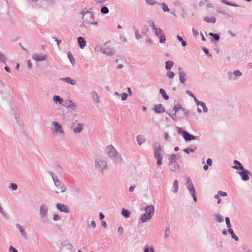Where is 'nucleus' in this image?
Returning a JSON list of instances; mask_svg holds the SVG:
<instances>
[{
  "mask_svg": "<svg viewBox=\"0 0 252 252\" xmlns=\"http://www.w3.org/2000/svg\"><path fill=\"white\" fill-rule=\"evenodd\" d=\"M11 188L12 190H16L17 189V186L16 184L12 183L11 184Z\"/></svg>",
  "mask_w": 252,
  "mask_h": 252,
  "instance_id": "09e8293b",
  "label": "nucleus"
},
{
  "mask_svg": "<svg viewBox=\"0 0 252 252\" xmlns=\"http://www.w3.org/2000/svg\"><path fill=\"white\" fill-rule=\"evenodd\" d=\"M197 104L200 106L202 108L204 112H207V108L205 104V103L203 102H199L197 103Z\"/></svg>",
  "mask_w": 252,
  "mask_h": 252,
  "instance_id": "473e14b6",
  "label": "nucleus"
},
{
  "mask_svg": "<svg viewBox=\"0 0 252 252\" xmlns=\"http://www.w3.org/2000/svg\"><path fill=\"white\" fill-rule=\"evenodd\" d=\"M222 2L226 4L227 5H231L235 6V5L231 4L230 2H229L228 1H227L226 0H222Z\"/></svg>",
  "mask_w": 252,
  "mask_h": 252,
  "instance_id": "4d7b16f0",
  "label": "nucleus"
},
{
  "mask_svg": "<svg viewBox=\"0 0 252 252\" xmlns=\"http://www.w3.org/2000/svg\"><path fill=\"white\" fill-rule=\"evenodd\" d=\"M96 161L100 168L104 169L106 167V163L105 161L101 160L100 159H97Z\"/></svg>",
  "mask_w": 252,
  "mask_h": 252,
  "instance_id": "6ab92c4d",
  "label": "nucleus"
},
{
  "mask_svg": "<svg viewBox=\"0 0 252 252\" xmlns=\"http://www.w3.org/2000/svg\"><path fill=\"white\" fill-rule=\"evenodd\" d=\"M146 2L150 5H155L158 3L155 0H145Z\"/></svg>",
  "mask_w": 252,
  "mask_h": 252,
  "instance_id": "e433bc0d",
  "label": "nucleus"
},
{
  "mask_svg": "<svg viewBox=\"0 0 252 252\" xmlns=\"http://www.w3.org/2000/svg\"><path fill=\"white\" fill-rule=\"evenodd\" d=\"M145 213L141 217V220L143 222L149 220L154 213V207L153 205H148L145 208Z\"/></svg>",
  "mask_w": 252,
  "mask_h": 252,
  "instance_id": "f257e3e1",
  "label": "nucleus"
},
{
  "mask_svg": "<svg viewBox=\"0 0 252 252\" xmlns=\"http://www.w3.org/2000/svg\"><path fill=\"white\" fill-rule=\"evenodd\" d=\"M106 151L109 156H113L117 153L115 149L112 145L108 146L106 148Z\"/></svg>",
  "mask_w": 252,
  "mask_h": 252,
  "instance_id": "2eb2a0df",
  "label": "nucleus"
},
{
  "mask_svg": "<svg viewBox=\"0 0 252 252\" xmlns=\"http://www.w3.org/2000/svg\"><path fill=\"white\" fill-rule=\"evenodd\" d=\"M204 21L207 23H215L216 21L215 18L212 17H205L204 19Z\"/></svg>",
  "mask_w": 252,
  "mask_h": 252,
  "instance_id": "bb28decb",
  "label": "nucleus"
},
{
  "mask_svg": "<svg viewBox=\"0 0 252 252\" xmlns=\"http://www.w3.org/2000/svg\"><path fill=\"white\" fill-rule=\"evenodd\" d=\"M162 9L164 11H169V9L168 7V6L164 3L162 4Z\"/></svg>",
  "mask_w": 252,
  "mask_h": 252,
  "instance_id": "37998d69",
  "label": "nucleus"
},
{
  "mask_svg": "<svg viewBox=\"0 0 252 252\" xmlns=\"http://www.w3.org/2000/svg\"><path fill=\"white\" fill-rule=\"evenodd\" d=\"M9 251L11 252H18V251L12 246L10 247Z\"/></svg>",
  "mask_w": 252,
  "mask_h": 252,
  "instance_id": "6e6d98bb",
  "label": "nucleus"
},
{
  "mask_svg": "<svg viewBox=\"0 0 252 252\" xmlns=\"http://www.w3.org/2000/svg\"><path fill=\"white\" fill-rule=\"evenodd\" d=\"M32 58L37 62L43 61L47 59V56L43 54H34L33 55Z\"/></svg>",
  "mask_w": 252,
  "mask_h": 252,
  "instance_id": "ddd939ff",
  "label": "nucleus"
},
{
  "mask_svg": "<svg viewBox=\"0 0 252 252\" xmlns=\"http://www.w3.org/2000/svg\"><path fill=\"white\" fill-rule=\"evenodd\" d=\"M47 208L45 205H42L40 208V214L41 217L44 218L47 215Z\"/></svg>",
  "mask_w": 252,
  "mask_h": 252,
  "instance_id": "f3484780",
  "label": "nucleus"
},
{
  "mask_svg": "<svg viewBox=\"0 0 252 252\" xmlns=\"http://www.w3.org/2000/svg\"><path fill=\"white\" fill-rule=\"evenodd\" d=\"M156 34L160 39V42L164 43L165 41L166 38L164 35L163 32L161 29L158 28L156 29Z\"/></svg>",
  "mask_w": 252,
  "mask_h": 252,
  "instance_id": "1a4fd4ad",
  "label": "nucleus"
},
{
  "mask_svg": "<svg viewBox=\"0 0 252 252\" xmlns=\"http://www.w3.org/2000/svg\"><path fill=\"white\" fill-rule=\"evenodd\" d=\"M215 220L218 222H222L223 220V217L220 215H216L215 216Z\"/></svg>",
  "mask_w": 252,
  "mask_h": 252,
  "instance_id": "2f4dec72",
  "label": "nucleus"
},
{
  "mask_svg": "<svg viewBox=\"0 0 252 252\" xmlns=\"http://www.w3.org/2000/svg\"><path fill=\"white\" fill-rule=\"evenodd\" d=\"M54 132L56 133L63 134V128L61 124L59 123L54 122L52 123Z\"/></svg>",
  "mask_w": 252,
  "mask_h": 252,
  "instance_id": "0eeeda50",
  "label": "nucleus"
},
{
  "mask_svg": "<svg viewBox=\"0 0 252 252\" xmlns=\"http://www.w3.org/2000/svg\"><path fill=\"white\" fill-rule=\"evenodd\" d=\"M167 76L170 78H173L175 76V74L171 71H168L167 72Z\"/></svg>",
  "mask_w": 252,
  "mask_h": 252,
  "instance_id": "a19ab883",
  "label": "nucleus"
},
{
  "mask_svg": "<svg viewBox=\"0 0 252 252\" xmlns=\"http://www.w3.org/2000/svg\"><path fill=\"white\" fill-rule=\"evenodd\" d=\"M209 35H210L211 36H212L214 37V38L216 40H219V38H220V36L219 35L217 34H214L213 33H212V32H210L209 33Z\"/></svg>",
  "mask_w": 252,
  "mask_h": 252,
  "instance_id": "4c0bfd02",
  "label": "nucleus"
},
{
  "mask_svg": "<svg viewBox=\"0 0 252 252\" xmlns=\"http://www.w3.org/2000/svg\"><path fill=\"white\" fill-rule=\"evenodd\" d=\"M127 97V94L126 93H123L122 94V99L123 100H125Z\"/></svg>",
  "mask_w": 252,
  "mask_h": 252,
  "instance_id": "3c124183",
  "label": "nucleus"
},
{
  "mask_svg": "<svg viewBox=\"0 0 252 252\" xmlns=\"http://www.w3.org/2000/svg\"><path fill=\"white\" fill-rule=\"evenodd\" d=\"M68 57L71 63L72 64H74L75 63V60L74 59V57L73 55L71 54V53L69 52L68 53Z\"/></svg>",
  "mask_w": 252,
  "mask_h": 252,
  "instance_id": "72a5a7b5",
  "label": "nucleus"
},
{
  "mask_svg": "<svg viewBox=\"0 0 252 252\" xmlns=\"http://www.w3.org/2000/svg\"><path fill=\"white\" fill-rule=\"evenodd\" d=\"M28 66H29V68H31L32 66V63L30 60H29L27 62Z\"/></svg>",
  "mask_w": 252,
  "mask_h": 252,
  "instance_id": "bf43d9fd",
  "label": "nucleus"
},
{
  "mask_svg": "<svg viewBox=\"0 0 252 252\" xmlns=\"http://www.w3.org/2000/svg\"><path fill=\"white\" fill-rule=\"evenodd\" d=\"M164 138L166 141H167L169 139V134L167 132L165 133Z\"/></svg>",
  "mask_w": 252,
  "mask_h": 252,
  "instance_id": "680f3d73",
  "label": "nucleus"
},
{
  "mask_svg": "<svg viewBox=\"0 0 252 252\" xmlns=\"http://www.w3.org/2000/svg\"><path fill=\"white\" fill-rule=\"evenodd\" d=\"M78 42L81 48L83 49L85 47L86 42V41L85 40V39L83 37H78Z\"/></svg>",
  "mask_w": 252,
  "mask_h": 252,
  "instance_id": "aec40b11",
  "label": "nucleus"
},
{
  "mask_svg": "<svg viewBox=\"0 0 252 252\" xmlns=\"http://www.w3.org/2000/svg\"><path fill=\"white\" fill-rule=\"evenodd\" d=\"M101 12L102 13H104V14H106L107 13H108L109 12V9L108 8L106 7V6H104V7H102L101 9Z\"/></svg>",
  "mask_w": 252,
  "mask_h": 252,
  "instance_id": "ea45409f",
  "label": "nucleus"
},
{
  "mask_svg": "<svg viewBox=\"0 0 252 252\" xmlns=\"http://www.w3.org/2000/svg\"><path fill=\"white\" fill-rule=\"evenodd\" d=\"M70 104L69 105V107L72 109H74L76 107V105L72 101H69Z\"/></svg>",
  "mask_w": 252,
  "mask_h": 252,
  "instance_id": "a18cd8bd",
  "label": "nucleus"
},
{
  "mask_svg": "<svg viewBox=\"0 0 252 252\" xmlns=\"http://www.w3.org/2000/svg\"><path fill=\"white\" fill-rule=\"evenodd\" d=\"M192 33L194 36H197L198 34V32L197 30H196L194 28L192 29Z\"/></svg>",
  "mask_w": 252,
  "mask_h": 252,
  "instance_id": "5fc2aeb1",
  "label": "nucleus"
},
{
  "mask_svg": "<svg viewBox=\"0 0 252 252\" xmlns=\"http://www.w3.org/2000/svg\"><path fill=\"white\" fill-rule=\"evenodd\" d=\"M238 173L241 176L243 180L247 181L249 180L250 172L248 170H245L244 169L241 172H239Z\"/></svg>",
  "mask_w": 252,
  "mask_h": 252,
  "instance_id": "f8f14e48",
  "label": "nucleus"
},
{
  "mask_svg": "<svg viewBox=\"0 0 252 252\" xmlns=\"http://www.w3.org/2000/svg\"><path fill=\"white\" fill-rule=\"evenodd\" d=\"M71 128L73 129L74 133L81 132L83 130V125L80 123H72Z\"/></svg>",
  "mask_w": 252,
  "mask_h": 252,
  "instance_id": "9d476101",
  "label": "nucleus"
},
{
  "mask_svg": "<svg viewBox=\"0 0 252 252\" xmlns=\"http://www.w3.org/2000/svg\"><path fill=\"white\" fill-rule=\"evenodd\" d=\"M228 231L230 234H231L232 238L234 239L235 241L238 240V237L234 233L232 228H229Z\"/></svg>",
  "mask_w": 252,
  "mask_h": 252,
  "instance_id": "cd10ccee",
  "label": "nucleus"
},
{
  "mask_svg": "<svg viewBox=\"0 0 252 252\" xmlns=\"http://www.w3.org/2000/svg\"><path fill=\"white\" fill-rule=\"evenodd\" d=\"M57 208L61 212H63L65 213L69 212V209L68 206L64 204L58 203L57 204Z\"/></svg>",
  "mask_w": 252,
  "mask_h": 252,
  "instance_id": "4468645a",
  "label": "nucleus"
},
{
  "mask_svg": "<svg viewBox=\"0 0 252 252\" xmlns=\"http://www.w3.org/2000/svg\"><path fill=\"white\" fill-rule=\"evenodd\" d=\"M137 141L139 145L145 142V138L143 135H138L137 137Z\"/></svg>",
  "mask_w": 252,
  "mask_h": 252,
  "instance_id": "5701e85b",
  "label": "nucleus"
},
{
  "mask_svg": "<svg viewBox=\"0 0 252 252\" xmlns=\"http://www.w3.org/2000/svg\"><path fill=\"white\" fill-rule=\"evenodd\" d=\"M178 132L179 134L182 135L184 139L186 141H189L196 139V137L190 134L187 131L184 130L181 127H178Z\"/></svg>",
  "mask_w": 252,
  "mask_h": 252,
  "instance_id": "7ed1b4c3",
  "label": "nucleus"
},
{
  "mask_svg": "<svg viewBox=\"0 0 252 252\" xmlns=\"http://www.w3.org/2000/svg\"><path fill=\"white\" fill-rule=\"evenodd\" d=\"M186 181L187 188L189 190L190 194L194 195V194H195V190L190 179L189 177L187 178Z\"/></svg>",
  "mask_w": 252,
  "mask_h": 252,
  "instance_id": "39448f33",
  "label": "nucleus"
},
{
  "mask_svg": "<svg viewBox=\"0 0 252 252\" xmlns=\"http://www.w3.org/2000/svg\"><path fill=\"white\" fill-rule=\"evenodd\" d=\"M17 227L19 228V230L20 231L21 233H22V234L23 235H25V232H24V229L22 228V227L19 225H17Z\"/></svg>",
  "mask_w": 252,
  "mask_h": 252,
  "instance_id": "de8ad7c7",
  "label": "nucleus"
},
{
  "mask_svg": "<svg viewBox=\"0 0 252 252\" xmlns=\"http://www.w3.org/2000/svg\"><path fill=\"white\" fill-rule=\"evenodd\" d=\"M150 26L151 27V28L153 30H155L156 31V29H157V28H156V26H155V23L153 21H151L150 23Z\"/></svg>",
  "mask_w": 252,
  "mask_h": 252,
  "instance_id": "c03bdc74",
  "label": "nucleus"
},
{
  "mask_svg": "<svg viewBox=\"0 0 252 252\" xmlns=\"http://www.w3.org/2000/svg\"><path fill=\"white\" fill-rule=\"evenodd\" d=\"M118 232L120 234H122L123 232V227H119L118 229Z\"/></svg>",
  "mask_w": 252,
  "mask_h": 252,
  "instance_id": "e2e57ef3",
  "label": "nucleus"
},
{
  "mask_svg": "<svg viewBox=\"0 0 252 252\" xmlns=\"http://www.w3.org/2000/svg\"><path fill=\"white\" fill-rule=\"evenodd\" d=\"M62 80L66 82L67 83L72 85H74L76 83V82L75 80L72 79L69 77L64 78H63Z\"/></svg>",
  "mask_w": 252,
  "mask_h": 252,
  "instance_id": "412c9836",
  "label": "nucleus"
},
{
  "mask_svg": "<svg viewBox=\"0 0 252 252\" xmlns=\"http://www.w3.org/2000/svg\"><path fill=\"white\" fill-rule=\"evenodd\" d=\"M174 63L172 61H168L166 62V69L168 70L171 69L172 67L173 66Z\"/></svg>",
  "mask_w": 252,
  "mask_h": 252,
  "instance_id": "a878e982",
  "label": "nucleus"
},
{
  "mask_svg": "<svg viewBox=\"0 0 252 252\" xmlns=\"http://www.w3.org/2000/svg\"><path fill=\"white\" fill-rule=\"evenodd\" d=\"M55 40V41L57 42V45L58 46H59V44L61 43V40H58L57 38L54 37V38Z\"/></svg>",
  "mask_w": 252,
  "mask_h": 252,
  "instance_id": "69168bd1",
  "label": "nucleus"
},
{
  "mask_svg": "<svg viewBox=\"0 0 252 252\" xmlns=\"http://www.w3.org/2000/svg\"><path fill=\"white\" fill-rule=\"evenodd\" d=\"M176 158L177 157L175 155H172L169 158L170 163L171 164L175 165V164L176 163Z\"/></svg>",
  "mask_w": 252,
  "mask_h": 252,
  "instance_id": "393cba45",
  "label": "nucleus"
},
{
  "mask_svg": "<svg viewBox=\"0 0 252 252\" xmlns=\"http://www.w3.org/2000/svg\"><path fill=\"white\" fill-rule=\"evenodd\" d=\"M179 169H180V166L179 165H177L176 167H174L173 168H171V169L173 172H175L177 170H179Z\"/></svg>",
  "mask_w": 252,
  "mask_h": 252,
  "instance_id": "603ef678",
  "label": "nucleus"
},
{
  "mask_svg": "<svg viewBox=\"0 0 252 252\" xmlns=\"http://www.w3.org/2000/svg\"><path fill=\"white\" fill-rule=\"evenodd\" d=\"M99 217L100 220H102L104 218V215L102 213H100L99 214Z\"/></svg>",
  "mask_w": 252,
  "mask_h": 252,
  "instance_id": "338daca9",
  "label": "nucleus"
},
{
  "mask_svg": "<svg viewBox=\"0 0 252 252\" xmlns=\"http://www.w3.org/2000/svg\"><path fill=\"white\" fill-rule=\"evenodd\" d=\"M164 108L162 104L156 105L154 107V111L156 113H161L164 111Z\"/></svg>",
  "mask_w": 252,
  "mask_h": 252,
  "instance_id": "dca6fc26",
  "label": "nucleus"
},
{
  "mask_svg": "<svg viewBox=\"0 0 252 252\" xmlns=\"http://www.w3.org/2000/svg\"><path fill=\"white\" fill-rule=\"evenodd\" d=\"M92 96L94 100L96 102L98 103L99 102V99L98 94L95 92H93L92 93Z\"/></svg>",
  "mask_w": 252,
  "mask_h": 252,
  "instance_id": "c756f323",
  "label": "nucleus"
},
{
  "mask_svg": "<svg viewBox=\"0 0 252 252\" xmlns=\"http://www.w3.org/2000/svg\"><path fill=\"white\" fill-rule=\"evenodd\" d=\"M83 19L84 21H85L87 23H89L91 24H96V23H94L92 21L93 20L94 17L93 14L91 13H87L85 14L83 17Z\"/></svg>",
  "mask_w": 252,
  "mask_h": 252,
  "instance_id": "9b49d317",
  "label": "nucleus"
},
{
  "mask_svg": "<svg viewBox=\"0 0 252 252\" xmlns=\"http://www.w3.org/2000/svg\"><path fill=\"white\" fill-rule=\"evenodd\" d=\"M196 149V148H195L194 149H184V151L187 153V154H189V153H193L195 151V150Z\"/></svg>",
  "mask_w": 252,
  "mask_h": 252,
  "instance_id": "c9c22d12",
  "label": "nucleus"
},
{
  "mask_svg": "<svg viewBox=\"0 0 252 252\" xmlns=\"http://www.w3.org/2000/svg\"><path fill=\"white\" fill-rule=\"evenodd\" d=\"M55 184L56 185V186L58 188L57 189H55V192L56 193L62 192L65 190V187L63 185V184L60 181L56 180V181H55Z\"/></svg>",
  "mask_w": 252,
  "mask_h": 252,
  "instance_id": "6e6552de",
  "label": "nucleus"
},
{
  "mask_svg": "<svg viewBox=\"0 0 252 252\" xmlns=\"http://www.w3.org/2000/svg\"><path fill=\"white\" fill-rule=\"evenodd\" d=\"M159 92L165 100L169 99L168 95L166 94L165 91L163 89H160Z\"/></svg>",
  "mask_w": 252,
  "mask_h": 252,
  "instance_id": "c85d7f7f",
  "label": "nucleus"
},
{
  "mask_svg": "<svg viewBox=\"0 0 252 252\" xmlns=\"http://www.w3.org/2000/svg\"><path fill=\"white\" fill-rule=\"evenodd\" d=\"M173 188L174 189V192H177L178 189V182L177 180H175L174 182Z\"/></svg>",
  "mask_w": 252,
  "mask_h": 252,
  "instance_id": "f704fd0d",
  "label": "nucleus"
},
{
  "mask_svg": "<svg viewBox=\"0 0 252 252\" xmlns=\"http://www.w3.org/2000/svg\"><path fill=\"white\" fill-rule=\"evenodd\" d=\"M101 52L108 55H113L115 54L114 48L109 42L104 44L101 49Z\"/></svg>",
  "mask_w": 252,
  "mask_h": 252,
  "instance_id": "20e7f679",
  "label": "nucleus"
},
{
  "mask_svg": "<svg viewBox=\"0 0 252 252\" xmlns=\"http://www.w3.org/2000/svg\"><path fill=\"white\" fill-rule=\"evenodd\" d=\"M122 214L126 218H128L130 216V212L126 209H123L122 210Z\"/></svg>",
  "mask_w": 252,
  "mask_h": 252,
  "instance_id": "7c9ffc66",
  "label": "nucleus"
},
{
  "mask_svg": "<svg viewBox=\"0 0 252 252\" xmlns=\"http://www.w3.org/2000/svg\"><path fill=\"white\" fill-rule=\"evenodd\" d=\"M6 58L5 56L1 53H0V62L5 63Z\"/></svg>",
  "mask_w": 252,
  "mask_h": 252,
  "instance_id": "58836bf2",
  "label": "nucleus"
},
{
  "mask_svg": "<svg viewBox=\"0 0 252 252\" xmlns=\"http://www.w3.org/2000/svg\"><path fill=\"white\" fill-rule=\"evenodd\" d=\"M179 75L180 82L182 84H184L186 80V78H185L186 75L185 73L183 71H180L179 73Z\"/></svg>",
  "mask_w": 252,
  "mask_h": 252,
  "instance_id": "4be33fe9",
  "label": "nucleus"
},
{
  "mask_svg": "<svg viewBox=\"0 0 252 252\" xmlns=\"http://www.w3.org/2000/svg\"><path fill=\"white\" fill-rule=\"evenodd\" d=\"M186 181L187 188L189 190L190 194L194 195V194H195V190L190 179L189 177L187 178Z\"/></svg>",
  "mask_w": 252,
  "mask_h": 252,
  "instance_id": "423d86ee",
  "label": "nucleus"
},
{
  "mask_svg": "<svg viewBox=\"0 0 252 252\" xmlns=\"http://www.w3.org/2000/svg\"><path fill=\"white\" fill-rule=\"evenodd\" d=\"M61 218L59 216H58V215H55L54 216V217H53V220H55V221H57L59 220H60Z\"/></svg>",
  "mask_w": 252,
  "mask_h": 252,
  "instance_id": "864d4df0",
  "label": "nucleus"
},
{
  "mask_svg": "<svg viewBox=\"0 0 252 252\" xmlns=\"http://www.w3.org/2000/svg\"><path fill=\"white\" fill-rule=\"evenodd\" d=\"M53 100L54 102L56 103H59V104H62L63 102V99L60 96L55 95L53 97Z\"/></svg>",
  "mask_w": 252,
  "mask_h": 252,
  "instance_id": "b1692460",
  "label": "nucleus"
},
{
  "mask_svg": "<svg viewBox=\"0 0 252 252\" xmlns=\"http://www.w3.org/2000/svg\"><path fill=\"white\" fill-rule=\"evenodd\" d=\"M233 73L235 75L237 76H240L242 75V73L241 72L238 70H235L234 72H233Z\"/></svg>",
  "mask_w": 252,
  "mask_h": 252,
  "instance_id": "49530a36",
  "label": "nucleus"
},
{
  "mask_svg": "<svg viewBox=\"0 0 252 252\" xmlns=\"http://www.w3.org/2000/svg\"><path fill=\"white\" fill-rule=\"evenodd\" d=\"M135 35H136V37L137 39H139L140 38H141V36L139 32H135Z\"/></svg>",
  "mask_w": 252,
  "mask_h": 252,
  "instance_id": "13d9d810",
  "label": "nucleus"
},
{
  "mask_svg": "<svg viewBox=\"0 0 252 252\" xmlns=\"http://www.w3.org/2000/svg\"><path fill=\"white\" fill-rule=\"evenodd\" d=\"M207 163L208 165H211L212 164V159L211 158H208L207 160Z\"/></svg>",
  "mask_w": 252,
  "mask_h": 252,
  "instance_id": "052dcab7",
  "label": "nucleus"
},
{
  "mask_svg": "<svg viewBox=\"0 0 252 252\" xmlns=\"http://www.w3.org/2000/svg\"><path fill=\"white\" fill-rule=\"evenodd\" d=\"M218 194L220 195V196H226L227 195V193L225 192L222 191H219L218 192Z\"/></svg>",
  "mask_w": 252,
  "mask_h": 252,
  "instance_id": "8fccbe9b",
  "label": "nucleus"
},
{
  "mask_svg": "<svg viewBox=\"0 0 252 252\" xmlns=\"http://www.w3.org/2000/svg\"><path fill=\"white\" fill-rule=\"evenodd\" d=\"M177 38L180 41H182L183 40L182 37L179 35L177 36Z\"/></svg>",
  "mask_w": 252,
  "mask_h": 252,
  "instance_id": "774afa93",
  "label": "nucleus"
},
{
  "mask_svg": "<svg viewBox=\"0 0 252 252\" xmlns=\"http://www.w3.org/2000/svg\"><path fill=\"white\" fill-rule=\"evenodd\" d=\"M91 225L93 228H95L96 227V223L94 220H92L91 221Z\"/></svg>",
  "mask_w": 252,
  "mask_h": 252,
  "instance_id": "0e129e2a",
  "label": "nucleus"
},
{
  "mask_svg": "<svg viewBox=\"0 0 252 252\" xmlns=\"http://www.w3.org/2000/svg\"><path fill=\"white\" fill-rule=\"evenodd\" d=\"M225 221H226V223L227 224V226L228 228V229L231 228V224H230L229 218L228 217H226L225 218Z\"/></svg>",
  "mask_w": 252,
  "mask_h": 252,
  "instance_id": "79ce46f5",
  "label": "nucleus"
},
{
  "mask_svg": "<svg viewBox=\"0 0 252 252\" xmlns=\"http://www.w3.org/2000/svg\"><path fill=\"white\" fill-rule=\"evenodd\" d=\"M234 163L235 164V165L233 166V168H234L235 169L241 170V171L244 169L243 165L239 161L235 160L234 161Z\"/></svg>",
  "mask_w": 252,
  "mask_h": 252,
  "instance_id": "a211bd4d",
  "label": "nucleus"
},
{
  "mask_svg": "<svg viewBox=\"0 0 252 252\" xmlns=\"http://www.w3.org/2000/svg\"><path fill=\"white\" fill-rule=\"evenodd\" d=\"M154 157L157 160V163L160 165L162 163V156L161 155V148L158 143L154 144Z\"/></svg>",
  "mask_w": 252,
  "mask_h": 252,
  "instance_id": "f03ea898",
  "label": "nucleus"
}]
</instances>
